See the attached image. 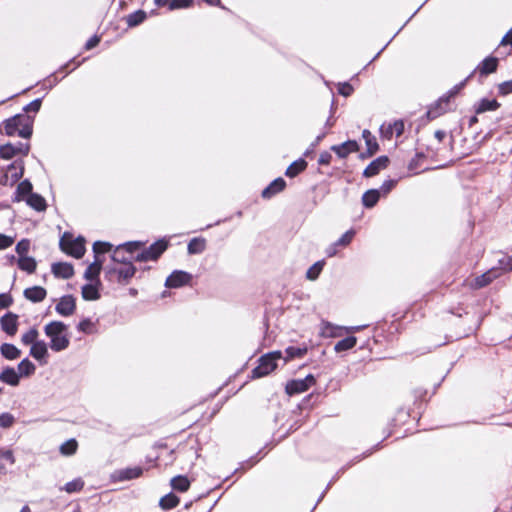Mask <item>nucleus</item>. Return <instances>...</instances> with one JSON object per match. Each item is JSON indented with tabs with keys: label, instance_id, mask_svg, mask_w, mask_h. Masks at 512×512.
<instances>
[{
	"label": "nucleus",
	"instance_id": "1",
	"mask_svg": "<svg viewBox=\"0 0 512 512\" xmlns=\"http://www.w3.org/2000/svg\"><path fill=\"white\" fill-rule=\"evenodd\" d=\"M67 325L61 321H51L44 327L45 335L50 339L49 347L54 352L66 350L70 345Z\"/></svg>",
	"mask_w": 512,
	"mask_h": 512
},
{
	"label": "nucleus",
	"instance_id": "2",
	"mask_svg": "<svg viewBox=\"0 0 512 512\" xmlns=\"http://www.w3.org/2000/svg\"><path fill=\"white\" fill-rule=\"evenodd\" d=\"M33 120L27 116L18 114L3 122L4 132L7 136L18 134L22 138H30L32 135Z\"/></svg>",
	"mask_w": 512,
	"mask_h": 512
},
{
	"label": "nucleus",
	"instance_id": "3",
	"mask_svg": "<svg viewBox=\"0 0 512 512\" xmlns=\"http://www.w3.org/2000/svg\"><path fill=\"white\" fill-rule=\"evenodd\" d=\"M105 277L109 281H116L119 284L127 285L136 273L133 262L127 264L107 265L104 268Z\"/></svg>",
	"mask_w": 512,
	"mask_h": 512
},
{
	"label": "nucleus",
	"instance_id": "4",
	"mask_svg": "<svg viewBox=\"0 0 512 512\" xmlns=\"http://www.w3.org/2000/svg\"><path fill=\"white\" fill-rule=\"evenodd\" d=\"M59 245L63 252L77 259L82 258L86 251L84 238L81 236L73 238V235L68 232L62 235Z\"/></svg>",
	"mask_w": 512,
	"mask_h": 512
},
{
	"label": "nucleus",
	"instance_id": "5",
	"mask_svg": "<svg viewBox=\"0 0 512 512\" xmlns=\"http://www.w3.org/2000/svg\"><path fill=\"white\" fill-rule=\"evenodd\" d=\"M282 358L281 351H274L263 355L259 364L251 371V378L257 379L271 373L277 366L276 360Z\"/></svg>",
	"mask_w": 512,
	"mask_h": 512
},
{
	"label": "nucleus",
	"instance_id": "6",
	"mask_svg": "<svg viewBox=\"0 0 512 512\" xmlns=\"http://www.w3.org/2000/svg\"><path fill=\"white\" fill-rule=\"evenodd\" d=\"M471 76L472 74L469 75L466 80L461 82L459 85H456L451 91H449L448 95L440 97L438 101L431 105L427 111V118L433 120L443 114L447 110L449 99L458 93V91L465 85V82Z\"/></svg>",
	"mask_w": 512,
	"mask_h": 512
},
{
	"label": "nucleus",
	"instance_id": "7",
	"mask_svg": "<svg viewBox=\"0 0 512 512\" xmlns=\"http://www.w3.org/2000/svg\"><path fill=\"white\" fill-rule=\"evenodd\" d=\"M167 247L168 241H166L165 239H160L151 244L148 248L137 253L135 256V261H155L161 256V254L167 249Z\"/></svg>",
	"mask_w": 512,
	"mask_h": 512
},
{
	"label": "nucleus",
	"instance_id": "8",
	"mask_svg": "<svg viewBox=\"0 0 512 512\" xmlns=\"http://www.w3.org/2000/svg\"><path fill=\"white\" fill-rule=\"evenodd\" d=\"M315 383V377L312 374H309L303 379H294L287 382L285 386V391L290 396L300 394L307 391Z\"/></svg>",
	"mask_w": 512,
	"mask_h": 512
},
{
	"label": "nucleus",
	"instance_id": "9",
	"mask_svg": "<svg viewBox=\"0 0 512 512\" xmlns=\"http://www.w3.org/2000/svg\"><path fill=\"white\" fill-rule=\"evenodd\" d=\"M192 275L182 270L173 271L166 279L165 286L167 288H180L190 284Z\"/></svg>",
	"mask_w": 512,
	"mask_h": 512
},
{
	"label": "nucleus",
	"instance_id": "10",
	"mask_svg": "<svg viewBox=\"0 0 512 512\" xmlns=\"http://www.w3.org/2000/svg\"><path fill=\"white\" fill-rule=\"evenodd\" d=\"M404 132V122L396 120L393 123L383 124L380 127V134L383 138L390 140L393 135L400 137Z\"/></svg>",
	"mask_w": 512,
	"mask_h": 512
},
{
	"label": "nucleus",
	"instance_id": "11",
	"mask_svg": "<svg viewBox=\"0 0 512 512\" xmlns=\"http://www.w3.org/2000/svg\"><path fill=\"white\" fill-rule=\"evenodd\" d=\"M389 158L387 156H380L373 160L363 171V176L370 178L379 174L380 171L387 168Z\"/></svg>",
	"mask_w": 512,
	"mask_h": 512
},
{
	"label": "nucleus",
	"instance_id": "12",
	"mask_svg": "<svg viewBox=\"0 0 512 512\" xmlns=\"http://www.w3.org/2000/svg\"><path fill=\"white\" fill-rule=\"evenodd\" d=\"M75 309L76 303L72 295H65L61 297L55 307L56 312L64 317L72 315Z\"/></svg>",
	"mask_w": 512,
	"mask_h": 512
},
{
	"label": "nucleus",
	"instance_id": "13",
	"mask_svg": "<svg viewBox=\"0 0 512 512\" xmlns=\"http://www.w3.org/2000/svg\"><path fill=\"white\" fill-rule=\"evenodd\" d=\"M143 473V469L139 466L127 467L124 469L116 470L112 477L116 481H127L140 477Z\"/></svg>",
	"mask_w": 512,
	"mask_h": 512
},
{
	"label": "nucleus",
	"instance_id": "14",
	"mask_svg": "<svg viewBox=\"0 0 512 512\" xmlns=\"http://www.w3.org/2000/svg\"><path fill=\"white\" fill-rule=\"evenodd\" d=\"M331 150L334 151L339 158L344 159L349 154L357 152L359 150V145L355 140H348L339 145H333Z\"/></svg>",
	"mask_w": 512,
	"mask_h": 512
},
{
	"label": "nucleus",
	"instance_id": "15",
	"mask_svg": "<svg viewBox=\"0 0 512 512\" xmlns=\"http://www.w3.org/2000/svg\"><path fill=\"white\" fill-rule=\"evenodd\" d=\"M345 333V326L334 325L331 322L323 321L320 327V334L325 338L341 337Z\"/></svg>",
	"mask_w": 512,
	"mask_h": 512
},
{
	"label": "nucleus",
	"instance_id": "16",
	"mask_svg": "<svg viewBox=\"0 0 512 512\" xmlns=\"http://www.w3.org/2000/svg\"><path fill=\"white\" fill-rule=\"evenodd\" d=\"M17 315L11 312L6 313L0 319L2 330L10 336L17 332Z\"/></svg>",
	"mask_w": 512,
	"mask_h": 512
},
{
	"label": "nucleus",
	"instance_id": "17",
	"mask_svg": "<svg viewBox=\"0 0 512 512\" xmlns=\"http://www.w3.org/2000/svg\"><path fill=\"white\" fill-rule=\"evenodd\" d=\"M103 261L99 257H95V260L87 267L84 272V278L90 282H99V274L101 272Z\"/></svg>",
	"mask_w": 512,
	"mask_h": 512
},
{
	"label": "nucleus",
	"instance_id": "18",
	"mask_svg": "<svg viewBox=\"0 0 512 512\" xmlns=\"http://www.w3.org/2000/svg\"><path fill=\"white\" fill-rule=\"evenodd\" d=\"M501 276L500 269L497 267H493L489 269L487 272L475 278L474 286L476 288H482L490 284L494 279Z\"/></svg>",
	"mask_w": 512,
	"mask_h": 512
},
{
	"label": "nucleus",
	"instance_id": "19",
	"mask_svg": "<svg viewBox=\"0 0 512 512\" xmlns=\"http://www.w3.org/2000/svg\"><path fill=\"white\" fill-rule=\"evenodd\" d=\"M52 273L57 278L69 279L74 275V269L69 263L58 262L52 265Z\"/></svg>",
	"mask_w": 512,
	"mask_h": 512
},
{
	"label": "nucleus",
	"instance_id": "20",
	"mask_svg": "<svg viewBox=\"0 0 512 512\" xmlns=\"http://www.w3.org/2000/svg\"><path fill=\"white\" fill-rule=\"evenodd\" d=\"M286 187V182L283 178L278 177L275 180H273L263 191H262V197L263 198H271L277 193L284 190Z\"/></svg>",
	"mask_w": 512,
	"mask_h": 512
},
{
	"label": "nucleus",
	"instance_id": "21",
	"mask_svg": "<svg viewBox=\"0 0 512 512\" xmlns=\"http://www.w3.org/2000/svg\"><path fill=\"white\" fill-rule=\"evenodd\" d=\"M111 260L113 262L112 265H121L135 261V256H128V254H126L125 250L121 247V245H118L117 247L114 248L111 254Z\"/></svg>",
	"mask_w": 512,
	"mask_h": 512
},
{
	"label": "nucleus",
	"instance_id": "22",
	"mask_svg": "<svg viewBox=\"0 0 512 512\" xmlns=\"http://www.w3.org/2000/svg\"><path fill=\"white\" fill-rule=\"evenodd\" d=\"M0 381L10 386H17L20 382V375L13 367H5L0 373Z\"/></svg>",
	"mask_w": 512,
	"mask_h": 512
},
{
	"label": "nucleus",
	"instance_id": "23",
	"mask_svg": "<svg viewBox=\"0 0 512 512\" xmlns=\"http://www.w3.org/2000/svg\"><path fill=\"white\" fill-rule=\"evenodd\" d=\"M46 295V290L41 286H33L24 290L25 298L33 303L43 301Z\"/></svg>",
	"mask_w": 512,
	"mask_h": 512
},
{
	"label": "nucleus",
	"instance_id": "24",
	"mask_svg": "<svg viewBox=\"0 0 512 512\" xmlns=\"http://www.w3.org/2000/svg\"><path fill=\"white\" fill-rule=\"evenodd\" d=\"M498 67V59L496 57H487L485 58L476 68L479 71L481 76H487L490 73H493L497 70Z\"/></svg>",
	"mask_w": 512,
	"mask_h": 512
},
{
	"label": "nucleus",
	"instance_id": "25",
	"mask_svg": "<svg viewBox=\"0 0 512 512\" xmlns=\"http://www.w3.org/2000/svg\"><path fill=\"white\" fill-rule=\"evenodd\" d=\"M26 203L28 206L38 212L45 211L47 208L46 200L44 197L37 193H30V195L26 198Z\"/></svg>",
	"mask_w": 512,
	"mask_h": 512
},
{
	"label": "nucleus",
	"instance_id": "26",
	"mask_svg": "<svg viewBox=\"0 0 512 512\" xmlns=\"http://www.w3.org/2000/svg\"><path fill=\"white\" fill-rule=\"evenodd\" d=\"M99 285L96 283H89L82 287V297L87 301H94L100 298Z\"/></svg>",
	"mask_w": 512,
	"mask_h": 512
},
{
	"label": "nucleus",
	"instance_id": "27",
	"mask_svg": "<svg viewBox=\"0 0 512 512\" xmlns=\"http://www.w3.org/2000/svg\"><path fill=\"white\" fill-rule=\"evenodd\" d=\"M48 354V346L43 340L35 342L30 348V355L38 361H42Z\"/></svg>",
	"mask_w": 512,
	"mask_h": 512
},
{
	"label": "nucleus",
	"instance_id": "28",
	"mask_svg": "<svg viewBox=\"0 0 512 512\" xmlns=\"http://www.w3.org/2000/svg\"><path fill=\"white\" fill-rule=\"evenodd\" d=\"M32 184L29 180H23L20 182L16 188L15 197L13 198V202H20L24 199V197H28L32 192Z\"/></svg>",
	"mask_w": 512,
	"mask_h": 512
},
{
	"label": "nucleus",
	"instance_id": "29",
	"mask_svg": "<svg viewBox=\"0 0 512 512\" xmlns=\"http://www.w3.org/2000/svg\"><path fill=\"white\" fill-rule=\"evenodd\" d=\"M380 197V190L369 189L362 196V204L365 208H373L379 201Z\"/></svg>",
	"mask_w": 512,
	"mask_h": 512
},
{
	"label": "nucleus",
	"instance_id": "30",
	"mask_svg": "<svg viewBox=\"0 0 512 512\" xmlns=\"http://www.w3.org/2000/svg\"><path fill=\"white\" fill-rule=\"evenodd\" d=\"M206 249V239L203 237H196L189 241L187 251L190 255L201 254Z\"/></svg>",
	"mask_w": 512,
	"mask_h": 512
},
{
	"label": "nucleus",
	"instance_id": "31",
	"mask_svg": "<svg viewBox=\"0 0 512 512\" xmlns=\"http://www.w3.org/2000/svg\"><path fill=\"white\" fill-rule=\"evenodd\" d=\"M147 19V13L144 10H137L126 16V24L129 28L142 24Z\"/></svg>",
	"mask_w": 512,
	"mask_h": 512
},
{
	"label": "nucleus",
	"instance_id": "32",
	"mask_svg": "<svg viewBox=\"0 0 512 512\" xmlns=\"http://www.w3.org/2000/svg\"><path fill=\"white\" fill-rule=\"evenodd\" d=\"M362 137L365 140L368 155H374L379 150V145L375 136H373L369 130L364 129L362 132Z\"/></svg>",
	"mask_w": 512,
	"mask_h": 512
},
{
	"label": "nucleus",
	"instance_id": "33",
	"mask_svg": "<svg viewBox=\"0 0 512 512\" xmlns=\"http://www.w3.org/2000/svg\"><path fill=\"white\" fill-rule=\"evenodd\" d=\"M500 107V103L495 99H481L476 108L475 111L477 114L484 113L486 111H494Z\"/></svg>",
	"mask_w": 512,
	"mask_h": 512
},
{
	"label": "nucleus",
	"instance_id": "34",
	"mask_svg": "<svg viewBox=\"0 0 512 512\" xmlns=\"http://www.w3.org/2000/svg\"><path fill=\"white\" fill-rule=\"evenodd\" d=\"M307 167V162L300 158L291 163L285 171V175L289 178L296 177L299 173L304 171Z\"/></svg>",
	"mask_w": 512,
	"mask_h": 512
},
{
	"label": "nucleus",
	"instance_id": "35",
	"mask_svg": "<svg viewBox=\"0 0 512 512\" xmlns=\"http://www.w3.org/2000/svg\"><path fill=\"white\" fill-rule=\"evenodd\" d=\"M189 479L184 475H177L170 481L171 487L178 492H185L190 487Z\"/></svg>",
	"mask_w": 512,
	"mask_h": 512
},
{
	"label": "nucleus",
	"instance_id": "36",
	"mask_svg": "<svg viewBox=\"0 0 512 512\" xmlns=\"http://www.w3.org/2000/svg\"><path fill=\"white\" fill-rule=\"evenodd\" d=\"M0 352L1 355L8 360H15L21 354V351L15 345L10 343L2 344L0 347Z\"/></svg>",
	"mask_w": 512,
	"mask_h": 512
},
{
	"label": "nucleus",
	"instance_id": "37",
	"mask_svg": "<svg viewBox=\"0 0 512 512\" xmlns=\"http://www.w3.org/2000/svg\"><path fill=\"white\" fill-rule=\"evenodd\" d=\"M356 344H357V338L355 336H349V337H346V338L338 341L334 346V350L337 353L348 351V350L354 348Z\"/></svg>",
	"mask_w": 512,
	"mask_h": 512
},
{
	"label": "nucleus",
	"instance_id": "38",
	"mask_svg": "<svg viewBox=\"0 0 512 512\" xmlns=\"http://www.w3.org/2000/svg\"><path fill=\"white\" fill-rule=\"evenodd\" d=\"M17 370L20 377H29L34 374L36 367L29 359L25 358L18 364Z\"/></svg>",
	"mask_w": 512,
	"mask_h": 512
},
{
	"label": "nucleus",
	"instance_id": "39",
	"mask_svg": "<svg viewBox=\"0 0 512 512\" xmlns=\"http://www.w3.org/2000/svg\"><path fill=\"white\" fill-rule=\"evenodd\" d=\"M178 504L179 498L173 493H168L167 495L163 496L159 501V506L163 510H170L176 507Z\"/></svg>",
	"mask_w": 512,
	"mask_h": 512
},
{
	"label": "nucleus",
	"instance_id": "40",
	"mask_svg": "<svg viewBox=\"0 0 512 512\" xmlns=\"http://www.w3.org/2000/svg\"><path fill=\"white\" fill-rule=\"evenodd\" d=\"M37 263L34 258L24 256L19 257L18 267L19 269L26 271L27 273H33L36 270Z\"/></svg>",
	"mask_w": 512,
	"mask_h": 512
},
{
	"label": "nucleus",
	"instance_id": "41",
	"mask_svg": "<svg viewBox=\"0 0 512 512\" xmlns=\"http://www.w3.org/2000/svg\"><path fill=\"white\" fill-rule=\"evenodd\" d=\"M78 443L74 438H71L67 441H65L63 444H61L59 450L60 453L64 456H71L74 455L77 451Z\"/></svg>",
	"mask_w": 512,
	"mask_h": 512
},
{
	"label": "nucleus",
	"instance_id": "42",
	"mask_svg": "<svg viewBox=\"0 0 512 512\" xmlns=\"http://www.w3.org/2000/svg\"><path fill=\"white\" fill-rule=\"evenodd\" d=\"M286 357L285 361L291 360L294 358H301L307 353L306 347H294L289 346L285 349Z\"/></svg>",
	"mask_w": 512,
	"mask_h": 512
},
{
	"label": "nucleus",
	"instance_id": "43",
	"mask_svg": "<svg viewBox=\"0 0 512 512\" xmlns=\"http://www.w3.org/2000/svg\"><path fill=\"white\" fill-rule=\"evenodd\" d=\"M120 245L125 250L126 254H128V256H136V254L139 253V250L142 248L144 243L140 241H131Z\"/></svg>",
	"mask_w": 512,
	"mask_h": 512
},
{
	"label": "nucleus",
	"instance_id": "44",
	"mask_svg": "<svg viewBox=\"0 0 512 512\" xmlns=\"http://www.w3.org/2000/svg\"><path fill=\"white\" fill-rule=\"evenodd\" d=\"M324 267V261L314 263L306 272V277L309 280H316Z\"/></svg>",
	"mask_w": 512,
	"mask_h": 512
},
{
	"label": "nucleus",
	"instance_id": "45",
	"mask_svg": "<svg viewBox=\"0 0 512 512\" xmlns=\"http://www.w3.org/2000/svg\"><path fill=\"white\" fill-rule=\"evenodd\" d=\"M38 335H39L38 330L36 328H31L25 334L22 335L21 341L24 345L31 344V346H32L35 342L39 341V340H37Z\"/></svg>",
	"mask_w": 512,
	"mask_h": 512
},
{
	"label": "nucleus",
	"instance_id": "46",
	"mask_svg": "<svg viewBox=\"0 0 512 512\" xmlns=\"http://www.w3.org/2000/svg\"><path fill=\"white\" fill-rule=\"evenodd\" d=\"M112 248L113 245L109 242L96 241L93 244V252L95 254V257H99V254L111 251Z\"/></svg>",
	"mask_w": 512,
	"mask_h": 512
},
{
	"label": "nucleus",
	"instance_id": "47",
	"mask_svg": "<svg viewBox=\"0 0 512 512\" xmlns=\"http://www.w3.org/2000/svg\"><path fill=\"white\" fill-rule=\"evenodd\" d=\"M354 236L355 231L353 229H350L346 231L337 241H335V244L339 248H345L352 242Z\"/></svg>",
	"mask_w": 512,
	"mask_h": 512
},
{
	"label": "nucleus",
	"instance_id": "48",
	"mask_svg": "<svg viewBox=\"0 0 512 512\" xmlns=\"http://www.w3.org/2000/svg\"><path fill=\"white\" fill-rule=\"evenodd\" d=\"M83 487H84L83 480L81 478H77L70 482H67L64 486V490L67 493H75V492L81 491L83 489Z\"/></svg>",
	"mask_w": 512,
	"mask_h": 512
},
{
	"label": "nucleus",
	"instance_id": "49",
	"mask_svg": "<svg viewBox=\"0 0 512 512\" xmlns=\"http://www.w3.org/2000/svg\"><path fill=\"white\" fill-rule=\"evenodd\" d=\"M16 155V149L13 144L7 143L0 146V158L9 160Z\"/></svg>",
	"mask_w": 512,
	"mask_h": 512
},
{
	"label": "nucleus",
	"instance_id": "50",
	"mask_svg": "<svg viewBox=\"0 0 512 512\" xmlns=\"http://www.w3.org/2000/svg\"><path fill=\"white\" fill-rule=\"evenodd\" d=\"M77 329L84 334H92L95 330V324L89 318H85L79 322Z\"/></svg>",
	"mask_w": 512,
	"mask_h": 512
},
{
	"label": "nucleus",
	"instance_id": "51",
	"mask_svg": "<svg viewBox=\"0 0 512 512\" xmlns=\"http://www.w3.org/2000/svg\"><path fill=\"white\" fill-rule=\"evenodd\" d=\"M397 184V180L395 179H388V180H385L382 185L380 186V188L378 190H380V195L381 196H386L388 195L392 189L396 186Z\"/></svg>",
	"mask_w": 512,
	"mask_h": 512
},
{
	"label": "nucleus",
	"instance_id": "52",
	"mask_svg": "<svg viewBox=\"0 0 512 512\" xmlns=\"http://www.w3.org/2000/svg\"><path fill=\"white\" fill-rule=\"evenodd\" d=\"M499 267L497 269H500L501 275L504 272L512 271V257L511 256H503L501 259H499Z\"/></svg>",
	"mask_w": 512,
	"mask_h": 512
},
{
	"label": "nucleus",
	"instance_id": "53",
	"mask_svg": "<svg viewBox=\"0 0 512 512\" xmlns=\"http://www.w3.org/2000/svg\"><path fill=\"white\" fill-rule=\"evenodd\" d=\"M15 422V417L8 412L0 414V427L10 428Z\"/></svg>",
	"mask_w": 512,
	"mask_h": 512
},
{
	"label": "nucleus",
	"instance_id": "54",
	"mask_svg": "<svg viewBox=\"0 0 512 512\" xmlns=\"http://www.w3.org/2000/svg\"><path fill=\"white\" fill-rule=\"evenodd\" d=\"M337 90L340 95H342L344 97H348L353 93L354 88L348 82H340L337 85Z\"/></svg>",
	"mask_w": 512,
	"mask_h": 512
},
{
	"label": "nucleus",
	"instance_id": "55",
	"mask_svg": "<svg viewBox=\"0 0 512 512\" xmlns=\"http://www.w3.org/2000/svg\"><path fill=\"white\" fill-rule=\"evenodd\" d=\"M193 4V0H172L169 4V10L189 8Z\"/></svg>",
	"mask_w": 512,
	"mask_h": 512
},
{
	"label": "nucleus",
	"instance_id": "56",
	"mask_svg": "<svg viewBox=\"0 0 512 512\" xmlns=\"http://www.w3.org/2000/svg\"><path fill=\"white\" fill-rule=\"evenodd\" d=\"M29 248H30L29 240L23 239L17 243L16 252L18 253L19 257H24L28 253Z\"/></svg>",
	"mask_w": 512,
	"mask_h": 512
},
{
	"label": "nucleus",
	"instance_id": "57",
	"mask_svg": "<svg viewBox=\"0 0 512 512\" xmlns=\"http://www.w3.org/2000/svg\"><path fill=\"white\" fill-rule=\"evenodd\" d=\"M42 100L40 98L33 100L24 107L25 112L37 113L41 108Z\"/></svg>",
	"mask_w": 512,
	"mask_h": 512
},
{
	"label": "nucleus",
	"instance_id": "58",
	"mask_svg": "<svg viewBox=\"0 0 512 512\" xmlns=\"http://www.w3.org/2000/svg\"><path fill=\"white\" fill-rule=\"evenodd\" d=\"M13 302V299L10 294L8 293H1L0 294V310L8 308Z\"/></svg>",
	"mask_w": 512,
	"mask_h": 512
},
{
	"label": "nucleus",
	"instance_id": "59",
	"mask_svg": "<svg viewBox=\"0 0 512 512\" xmlns=\"http://www.w3.org/2000/svg\"><path fill=\"white\" fill-rule=\"evenodd\" d=\"M498 91L501 95H507L512 92V80L500 83L498 85Z\"/></svg>",
	"mask_w": 512,
	"mask_h": 512
},
{
	"label": "nucleus",
	"instance_id": "60",
	"mask_svg": "<svg viewBox=\"0 0 512 512\" xmlns=\"http://www.w3.org/2000/svg\"><path fill=\"white\" fill-rule=\"evenodd\" d=\"M0 459H4L10 462V464L15 463V457L13 455V451L10 449H2L0 450Z\"/></svg>",
	"mask_w": 512,
	"mask_h": 512
},
{
	"label": "nucleus",
	"instance_id": "61",
	"mask_svg": "<svg viewBox=\"0 0 512 512\" xmlns=\"http://www.w3.org/2000/svg\"><path fill=\"white\" fill-rule=\"evenodd\" d=\"M14 148L16 149V155L17 154H23L28 155L30 146L28 143H21L18 142L16 145H14Z\"/></svg>",
	"mask_w": 512,
	"mask_h": 512
},
{
	"label": "nucleus",
	"instance_id": "62",
	"mask_svg": "<svg viewBox=\"0 0 512 512\" xmlns=\"http://www.w3.org/2000/svg\"><path fill=\"white\" fill-rule=\"evenodd\" d=\"M13 244V238L0 234V250L6 249Z\"/></svg>",
	"mask_w": 512,
	"mask_h": 512
},
{
	"label": "nucleus",
	"instance_id": "63",
	"mask_svg": "<svg viewBox=\"0 0 512 512\" xmlns=\"http://www.w3.org/2000/svg\"><path fill=\"white\" fill-rule=\"evenodd\" d=\"M331 160H332V155L327 151H323L319 155L318 163L320 165H329L331 163Z\"/></svg>",
	"mask_w": 512,
	"mask_h": 512
},
{
	"label": "nucleus",
	"instance_id": "64",
	"mask_svg": "<svg viewBox=\"0 0 512 512\" xmlns=\"http://www.w3.org/2000/svg\"><path fill=\"white\" fill-rule=\"evenodd\" d=\"M500 45H502V46L512 45V28L502 38Z\"/></svg>",
	"mask_w": 512,
	"mask_h": 512
}]
</instances>
